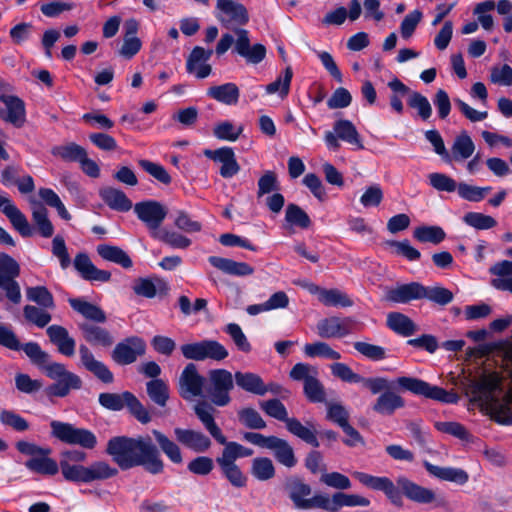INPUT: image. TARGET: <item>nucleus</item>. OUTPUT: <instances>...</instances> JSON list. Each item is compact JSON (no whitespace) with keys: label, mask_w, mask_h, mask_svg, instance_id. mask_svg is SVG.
<instances>
[{"label":"nucleus","mask_w":512,"mask_h":512,"mask_svg":"<svg viewBox=\"0 0 512 512\" xmlns=\"http://www.w3.org/2000/svg\"><path fill=\"white\" fill-rule=\"evenodd\" d=\"M32 220L39 234L44 238H50L54 234V226L48 218V211L42 203L32 205Z\"/></svg>","instance_id":"45"},{"label":"nucleus","mask_w":512,"mask_h":512,"mask_svg":"<svg viewBox=\"0 0 512 512\" xmlns=\"http://www.w3.org/2000/svg\"><path fill=\"white\" fill-rule=\"evenodd\" d=\"M475 145L466 131L460 133L454 140L451 148L452 157L456 161H463L472 156Z\"/></svg>","instance_id":"47"},{"label":"nucleus","mask_w":512,"mask_h":512,"mask_svg":"<svg viewBox=\"0 0 512 512\" xmlns=\"http://www.w3.org/2000/svg\"><path fill=\"white\" fill-rule=\"evenodd\" d=\"M79 357L81 365L97 379L106 384H110L114 381V375L108 366L97 360L87 345H79Z\"/></svg>","instance_id":"23"},{"label":"nucleus","mask_w":512,"mask_h":512,"mask_svg":"<svg viewBox=\"0 0 512 512\" xmlns=\"http://www.w3.org/2000/svg\"><path fill=\"white\" fill-rule=\"evenodd\" d=\"M334 131L339 139L355 145L357 149H364L360 135L351 121L344 119L336 121L334 123Z\"/></svg>","instance_id":"46"},{"label":"nucleus","mask_w":512,"mask_h":512,"mask_svg":"<svg viewBox=\"0 0 512 512\" xmlns=\"http://www.w3.org/2000/svg\"><path fill=\"white\" fill-rule=\"evenodd\" d=\"M20 275V265L6 253H0V289L13 304L21 302V289L16 278Z\"/></svg>","instance_id":"9"},{"label":"nucleus","mask_w":512,"mask_h":512,"mask_svg":"<svg viewBox=\"0 0 512 512\" xmlns=\"http://www.w3.org/2000/svg\"><path fill=\"white\" fill-rule=\"evenodd\" d=\"M21 167L18 165H7L2 169L0 182L5 187L17 186L21 194H29L35 190L34 180L30 175L20 176Z\"/></svg>","instance_id":"27"},{"label":"nucleus","mask_w":512,"mask_h":512,"mask_svg":"<svg viewBox=\"0 0 512 512\" xmlns=\"http://www.w3.org/2000/svg\"><path fill=\"white\" fill-rule=\"evenodd\" d=\"M145 351V341L140 337L132 336L116 344L111 353V358L118 365H129L134 363L138 357L144 355Z\"/></svg>","instance_id":"16"},{"label":"nucleus","mask_w":512,"mask_h":512,"mask_svg":"<svg viewBox=\"0 0 512 512\" xmlns=\"http://www.w3.org/2000/svg\"><path fill=\"white\" fill-rule=\"evenodd\" d=\"M387 326L395 333L404 337L411 336L417 330L415 323L405 314L391 312L387 315Z\"/></svg>","instance_id":"44"},{"label":"nucleus","mask_w":512,"mask_h":512,"mask_svg":"<svg viewBox=\"0 0 512 512\" xmlns=\"http://www.w3.org/2000/svg\"><path fill=\"white\" fill-rule=\"evenodd\" d=\"M293 381L302 382L303 386L319 377V370L316 366L308 363H296L289 372Z\"/></svg>","instance_id":"53"},{"label":"nucleus","mask_w":512,"mask_h":512,"mask_svg":"<svg viewBox=\"0 0 512 512\" xmlns=\"http://www.w3.org/2000/svg\"><path fill=\"white\" fill-rule=\"evenodd\" d=\"M352 476L367 488L383 492L398 507L403 506V495L418 504H430L436 499L433 490L423 487L406 477H398L395 484L388 477L373 476L359 471L353 472Z\"/></svg>","instance_id":"1"},{"label":"nucleus","mask_w":512,"mask_h":512,"mask_svg":"<svg viewBox=\"0 0 512 512\" xmlns=\"http://www.w3.org/2000/svg\"><path fill=\"white\" fill-rule=\"evenodd\" d=\"M180 349L186 359L195 361H203L206 359L221 361L229 355L227 349L215 340H203L200 342L184 344Z\"/></svg>","instance_id":"11"},{"label":"nucleus","mask_w":512,"mask_h":512,"mask_svg":"<svg viewBox=\"0 0 512 512\" xmlns=\"http://www.w3.org/2000/svg\"><path fill=\"white\" fill-rule=\"evenodd\" d=\"M98 401L103 408L111 411H120L126 407L142 424H147L151 421L149 411L143 406L139 399L129 391L122 393H101L99 394Z\"/></svg>","instance_id":"5"},{"label":"nucleus","mask_w":512,"mask_h":512,"mask_svg":"<svg viewBox=\"0 0 512 512\" xmlns=\"http://www.w3.org/2000/svg\"><path fill=\"white\" fill-rule=\"evenodd\" d=\"M73 265L82 279L86 281L104 283L111 279V273L98 269L86 253H78L74 258Z\"/></svg>","instance_id":"28"},{"label":"nucleus","mask_w":512,"mask_h":512,"mask_svg":"<svg viewBox=\"0 0 512 512\" xmlns=\"http://www.w3.org/2000/svg\"><path fill=\"white\" fill-rule=\"evenodd\" d=\"M51 152L54 156L60 157L64 161L80 162L85 156L86 150L72 142L66 145L55 146Z\"/></svg>","instance_id":"55"},{"label":"nucleus","mask_w":512,"mask_h":512,"mask_svg":"<svg viewBox=\"0 0 512 512\" xmlns=\"http://www.w3.org/2000/svg\"><path fill=\"white\" fill-rule=\"evenodd\" d=\"M50 342L57 347L60 354L72 357L75 354L76 342L68 330L61 325H51L46 329Z\"/></svg>","instance_id":"30"},{"label":"nucleus","mask_w":512,"mask_h":512,"mask_svg":"<svg viewBox=\"0 0 512 512\" xmlns=\"http://www.w3.org/2000/svg\"><path fill=\"white\" fill-rule=\"evenodd\" d=\"M234 381L240 389L248 393L259 396L265 395L264 381L256 373L237 371L234 374Z\"/></svg>","instance_id":"40"},{"label":"nucleus","mask_w":512,"mask_h":512,"mask_svg":"<svg viewBox=\"0 0 512 512\" xmlns=\"http://www.w3.org/2000/svg\"><path fill=\"white\" fill-rule=\"evenodd\" d=\"M252 453L253 450H223L222 455L216 458L222 475L233 487L243 488L247 485V477L236 464V460L250 456Z\"/></svg>","instance_id":"10"},{"label":"nucleus","mask_w":512,"mask_h":512,"mask_svg":"<svg viewBox=\"0 0 512 512\" xmlns=\"http://www.w3.org/2000/svg\"><path fill=\"white\" fill-rule=\"evenodd\" d=\"M207 96L225 105H235L238 103L240 91L235 83L229 82L211 86L207 90Z\"/></svg>","instance_id":"39"},{"label":"nucleus","mask_w":512,"mask_h":512,"mask_svg":"<svg viewBox=\"0 0 512 512\" xmlns=\"http://www.w3.org/2000/svg\"><path fill=\"white\" fill-rule=\"evenodd\" d=\"M261 409L270 417L285 424L291 419L284 404L279 399H269L260 403Z\"/></svg>","instance_id":"63"},{"label":"nucleus","mask_w":512,"mask_h":512,"mask_svg":"<svg viewBox=\"0 0 512 512\" xmlns=\"http://www.w3.org/2000/svg\"><path fill=\"white\" fill-rule=\"evenodd\" d=\"M134 213L151 233L159 232L158 228L167 216V208L156 200H145L134 205Z\"/></svg>","instance_id":"15"},{"label":"nucleus","mask_w":512,"mask_h":512,"mask_svg":"<svg viewBox=\"0 0 512 512\" xmlns=\"http://www.w3.org/2000/svg\"><path fill=\"white\" fill-rule=\"evenodd\" d=\"M423 464L430 475L440 480L453 482L458 485H464L469 480L468 473L461 468L440 467L428 461H424Z\"/></svg>","instance_id":"36"},{"label":"nucleus","mask_w":512,"mask_h":512,"mask_svg":"<svg viewBox=\"0 0 512 512\" xmlns=\"http://www.w3.org/2000/svg\"><path fill=\"white\" fill-rule=\"evenodd\" d=\"M370 504V500L364 496L336 492L331 497L324 494L322 510L327 512H338L343 507H368Z\"/></svg>","instance_id":"24"},{"label":"nucleus","mask_w":512,"mask_h":512,"mask_svg":"<svg viewBox=\"0 0 512 512\" xmlns=\"http://www.w3.org/2000/svg\"><path fill=\"white\" fill-rule=\"evenodd\" d=\"M357 325L352 317H328L317 323L318 335L322 338H342L351 334Z\"/></svg>","instance_id":"18"},{"label":"nucleus","mask_w":512,"mask_h":512,"mask_svg":"<svg viewBox=\"0 0 512 512\" xmlns=\"http://www.w3.org/2000/svg\"><path fill=\"white\" fill-rule=\"evenodd\" d=\"M320 302L325 306L351 307L353 301L338 289H325L321 292Z\"/></svg>","instance_id":"64"},{"label":"nucleus","mask_w":512,"mask_h":512,"mask_svg":"<svg viewBox=\"0 0 512 512\" xmlns=\"http://www.w3.org/2000/svg\"><path fill=\"white\" fill-rule=\"evenodd\" d=\"M32 454L31 458L26 461L25 466L32 472L42 475H56L60 468L56 460L48 456L51 450H21Z\"/></svg>","instance_id":"25"},{"label":"nucleus","mask_w":512,"mask_h":512,"mask_svg":"<svg viewBox=\"0 0 512 512\" xmlns=\"http://www.w3.org/2000/svg\"><path fill=\"white\" fill-rule=\"evenodd\" d=\"M40 368L43 369L47 377L55 380L47 388V393L50 396L65 397L71 390H78L82 386V380L77 374L68 371L64 364L51 361V357Z\"/></svg>","instance_id":"4"},{"label":"nucleus","mask_w":512,"mask_h":512,"mask_svg":"<svg viewBox=\"0 0 512 512\" xmlns=\"http://www.w3.org/2000/svg\"><path fill=\"white\" fill-rule=\"evenodd\" d=\"M243 132V126H235L230 121H223L215 125L213 135L219 140L236 141Z\"/></svg>","instance_id":"61"},{"label":"nucleus","mask_w":512,"mask_h":512,"mask_svg":"<svg viewBox=\"0 0 512 512\" xmlns=\"http://www.w3.org/2000/svg\"><path fill=\"white\" fill-rule=\"evenodd\" d=\"M134 293L145 298H154L158 293L166 294L169 287L165 280L155 278L140 277L134 281L132 286Z\"/></svg>","instance_id":"35"},{"label":"nucleus","mask_w":512,"mask_h":512,"mask_svg":"<svg viewBox=\"0 0 512 512\" xmlns=\"http://www.w3.org/2000/svg\"><path fill=\"white\" fill-rule=\"evenodd\" d=\"M0 211L8 218L12 227L22 237H31L34 234V229L24 213L9 197L0 195Z\"/></svg>","instance_id":"20"},{"label":"nucleus","mask_w":512,"mask_h":512,"mask_svg":"<svg viewBox=\"0 0 512 512\" xmlns=\"http://www.w3.org/2000/svg\"><path fill=\"white\" fill-rule=\"evenodd\" d=\"M405 406L404 399L392 391L383 392L373 405V410L381 415H392Z\"/></svg>","instance_id":"41"},{"label":"nucleus","mask_w":512,"mask_h":512,"mask_svg":"<svg viewBox=\"0 0 512 512\" xmlns=\"http://www.w3.org/2000/svg\"><path fill=\"white\" fill-rule=\"evenodd\" d=\"M388 87L392 90L393 94L390 96V105L398 114L403 113L404 106L402 97L410 94V89L398 78H394L388 82Z\"/></svg>","instance_id":"60"},{"label":"nucleus","mask_w":512,"mask_h":512,"mask_svg":"<svg viewBox=\"0 0 512 512\" xmlns=\"http://www.w3.org/2000/svg\"><path fill=\"white\" fill-rule=\"evenodd\" d=\"M424 291L425 286L419 282L400 284L387 291L386 299L394 303H408L412 300L423 299Z\"/></svg>","instance_id":"31"},{"label":"nucleus","mask_w":512,"mask_h":512,"mask_svg":"<svg viewBox=\"0 0 512 512\" xmlns=\"http://www.w3.org/2000/svg\"><path fill=\"white\" fill-rule=\"evenodd\" d=\"M217 9L220 11L218 20L227 29L234 26H244L249 21V14L246 7L234 0H217Z\"/></svg>","instance_id":"17"},{"label":"nucleus","mask_w":512,"mask_h":512,"mask_svg":"<svg viewBox=\"0 0 512 512\" xmlns=\"http://www.w3.org/2000/svg\"><path fill=\"white\" fill-rule=\"evenodd\" d=\"M285 221L291 226H297L307 229L311 225V219L308 214L296 204H288L285 212Z\"/></svg>","instance_id":"58"},{"label":"nucleus","mask_w":512,"mask_h":512,"mask_svg":"<svg viewBox=\"0 0 512 512\" xmlns=\"http://www.w3.org/2000/svg\"><path fill=\"white\" fill-rule=\"evenodd\" d=\"M122 470L143 466L151 474L163 471L159 450H107Z\"/></svg>","instance_id":"3"},{"label":"nucleus","mask_w":512,"mask_h":512,"mask_svg":"<svg viewBox=\"0 0 512 512\" xmlns=\"http://www.w3.org/2000/svg\"><path fill=\"white\" fill-rule=\"evenodd\" d=\"M71 308L82 315L85 319L95 323H105L107 320L105 312L97 305L90 303L83 298H69Z\"/></svg>","instance_id":"37"},{"label":"nucleus","mask_w":512,"mask_h":512,"mask_svg":"<svg viewBox=\"0 0 512 512\" xmlns=\"http://www.w3.org/2000/svg\"><path fill=\"white\" fill-rule=\"evenodd\" d=\"M251 474L257 480L267 481L275 476V468L269 458L257 457L252 461Z\"/></svg>","instance_id":"57"},{"label":"nucleus","mask_w":512,"mask_h":512,"mask_svg":"<svg viewBox=\"0 0 512 512\" xmlns=\"http://www.w3.org/2000/svg\"><path fill=\"white\" fill-rule=\"evenodd\" d=\"M213 54L212 50H205L203 47L196 46L190 52L187 62L186 70L190 74H194L198 79L208 77L212 72V67L207 61Z\"/></svg>","instance_id":"26"},{"label":"nucleus","mask_w":512,"mask_h":512,"mask_svg":"<svg viewBox=\"0 0 512 512\" xmlns=\"http://www.w3.org/2000/svg\"><path fill=\"white\" fill-rule=\"evenodd\" d=\"M46 308L34 305H26L23 308L24 318L39 328L46 327L51 319V314L45 310Z\"/></svg>","instance_id":"56"},{"label":"nucleus","mask_w":512,"mask_h":512,"mask_svg":"<svg viewBox=\"0 0 512 512\" xmlns=\"http://www.w3.org/2000/svg\"><path fill=\"white\" fill-rule=\"evenodd\" d=\"M475 401L485 407L491 417L500 424H512V393L507 392L501 398V378L497 373L483 375L469 385Z\"/></svg>","instance_id":"2"},{"label":"nucleus","mask_w":512,"mask_h":512,"mask_svg":"<svg viewBox=\"0 0 512 512\" xmlns=\"http://www.w3.org/2000/svg\"><path fill=\"white\" fill-rule=\"evenodd\" d=\"M286 429L294 436L300 438L306 444L312 447H318L320 445L317 440V426L312 421H306L305 424L301 423L297 418L292 417L286 423Z\"/></svg>","instance_id":"33"},{"label":"nucleus","mask_w":512,"mask_h":512,"mask_svg":"<svg viewBox=\"0 0 512 512\" xmlns=\"http://www.w3.org/2000/svg\"><path fill=\"white\" fill-rule=\"evenodd\" d=\"M243 439L259 448H290L285 440L275 436L265 437L257 432H246L243 434Z\"/></svg>","instance_id":"50"},{"label":"nucleus","mask_w":512,"mask_h":512,"mask_svg":"<svg viewBox=\"0 0 512 512\" xmlns=\"http://www.w3.org/2000/svg\"><path fill=\"white\" fill-rule=\"evenodd\" d=\"M393 386L401 391H408L418 396L437 400L443 403H457L459 397L452 391H447L441 387L430 385L428 382L408 376L398 377Z\"/></svg>","instance_id":"6"},{"label":"nucleus","mask_w":512,"mask_h":512,"mask_svg":"<svg viewBox=\"0 0 512 512\" xmlns=\"http://www.w3.org/2000/svg\"><path fill=\"white\" fill-rule=\"evenodd\" d=\"M152 237L176 249H186L191 245V240L186 236L165 229L159 232H152Z\"/></svg>","instance_id":"59"},{"label":"nucleus","mask_w":512,"mask_h":512,"mask_svg":"<svg viewBox=\"0 0 512 512\" xmlns=\"http://www.w3.org/2000/svg\"><path fill=\"white\" fill-rule=\"evenodd\" d=\"M205 384L206 379L199 374L197 366L194 363H188L179 377V395L189 401L196 397L203 396Z\"/></svg>","instance_id":"13"},{"label":"nucleus","mask_w":512,"mask_h":512,"mask_svg":"<svg viewBox=\"0 0 512 512\" xmlns=\"http://www.w3.org/2000/svg\"><path fill=\"white\" fill-rule=\"evenodd\" d=\"M118 470L109 466L106 462L97 461L87 466L86 483L102 481L117 475Z\"/></svg>","instance_id":"52"},{"label":"nucleus","mask_w":512,"mask_h":512,"mask_svg":"<svg viewBox=\"0 0 512 512\" xmlns=\"http://www.w3.org/2000/svg\"><path fill=\"white\" fill-rule=\"evenodd\" d=\"M97 253L102 259L116 263L125 269H129L133 265L130 256L118 246L101 244L97 246Z\"/></svg>","instance_id":"42"},{"label":"nucleus","mask_w":512,"mask_h":512,"mask_svg":"<svg viewBox=\"0 0 512 512\" xmlns=\"http://www.w3.org/2000/svg\"><path fill=\"white\" fill-rule=\"evenodd\" d=\"M107 448H155L150 436H139L129 438L126 436H116L109 440Z\"/></svg>","instance_id":"49"},{"label":"nucleus","mask_w":512,"mask_h":512,"mask_svg":"<svg viewBox=\"0 0 512 512\" xmlns=\"http://www.w3.org/2000/svg\"><path fill=\"white\" fill-rule=\"evenodd\" d=\"M146 392L150 400L159 407H165L169 399V387L162 379H152L146 383Z\"/></svg>","instance_id":"48"},{"label":"nucleus","mask_w":512,"mask_h":512,"mask_svg":"<svg viewBox=\"0 0 512 512\" xmlns=\"http://www.w3.org/2000/svg\"><path fill=\"white\" fill-rule=\"evenodd\" d=\"M413 236L419 242L437 245L445 239L446 234L439 226L424 225L417 227L413 232Z\"/></svg>","instance_id":"51"},{"label":"nucleus","mask_w":512,"mask_h":512,"mask_svg":"<svg viewBox=\"0 0 512 512\" xmlns=\"http://www.w3.org/2000/svg\"><path fill=\"white\" fill-rule=\"evenodd\" d=\"M304 352L308 357H323L331 360H339L341 358V354L325 342L306 344Z\"/></svg>","instance_id":"62"},{"label":"nucleus","mask_w":512,"mask_h":512,"mask_svg":"<svg viewBox=\"0 0 512 512\" xmlns=\"http://www.w3.org/2000/svg\"><path fill=\"white\" fill-rule=\"evenodd\" d=\"M287 489L289 498L297 509L310 510L323 508L324 494H315L309 497L312 492L311 487L300 479L291 480L287 485Z\"/></svg>","instance_id":"14"},{"label":"nucleus","mask_w":512,"mask_h":512,"mask_svg":"<svg viewBox=\"0 0 512 512\" xmlns=\"http://www.w3.org/2000/svg\"><path fill=\"white\" fill-rule=\"evenodd\" d=\"M174 433L176 440L188 448H209L211 445L210 439L198 431L176 428Z\"/></svg>","instance_id":"43"},{"label":"nucleus","mask_w":512,"mask_h":512,"mask_svg":"<svg viewBox=\"0 0 512 512\" xmlns=\"http://www.w3.org/2000/svg\"><path fill=\"white\" fill-rule=\"evenodd\" d=\"M78 328L85 341L93 346L109 347L114 342L110 332L103 327L83 322L78 324Z\"/></svg>","instance_id":"34"},{"label":"nucleus","mask_w":512,"mask_h":512,"mask_svg":"<svg viewBox=\"0 0 512 512\" xmlns=\"http://www.w3.org/2000/svg\"><path fill=\"white\" fill-rule=\"evenodd\" d=\"M0 101L5 104L7 113L0 108V118L20 128L26 121V110L23 100L12 95H0Z\"/></svg>","instance_id":"29"},{"label":"nucleus","mask_w":512,"mask_h":512,"mask_svg":"<svg viewBox=\"0 0 512 512\" xmlns=\"http://www.w3.org/2000/svg\"><path fill=\"white\" fill-rule=\"evenodd\" d=\"M50 427L52 436L65 444L79 445L82 448H94L97 444L95 434L88 429L57 420H53Z\"/></svg>","instance_id":"8"},{"label":"nucleus","mask_w":512,"mask_h":512,"mask_svg":"<svg viewBox=\"0 0 512 512\" xmlns=\"http://www.w3.org/2000/svg\"><path fill=\"white\" fill-rule=\"evenodd\" d=\"M237 36L234 51L243 57L247 63L258 64L266 57V48L263 44H250L249 32L246 29H234Z\"/></svg>","instance_id":"19"},{"label":"nucleus","mask_w":512,"mask_h":512,"mask_svg":"<svg viewBox=\"0 0 512 512\" xmlns=\"http://www.w3.org/2000/svg\"><path fill=\"white\" fill-rule=\"evenodd\" d=\"M205 392L209 400L218 407L231 402L230 392L234 388V376L226 369H213L208 373Z\"/></svg>","instance_id":"7"},{"label":"nucleus","mask_w":512,"mask_h":512,"mask_svg":"<svg viewBox=\"0 0 512 512\" xmlns=\"http://www.w3.org/2000/svg\"><path fill=\"white\" fill-rule=\"evenodd\" d=\"M208 262L224 274L236 277L250 276L255 271V269L246 262H238L233 259L219 256H210L208 258Z\"/></svg>","instance_id":"32"},{"label":"nucleus","mask_w":512,"mask_h":512,"mask_svg":"<svg viewBox=\"0 0 512 512\" xmlns=\"http://www.w3.org/2000/svg\"><path fill=\"white\" fill-rule=\"evenodd\" d=\"M203 154L221 164L219 173L223 178H232L240 171V165L231 147H221L215 150L205 149Z\"/></svg>","instance_id":"22"},{"label":"nucleus","mask_w":512,"mask_h":512,"mask_svg":"<svg viewBox=\"0 0 512 512\" xmlns=\"http://www.w3.org/2000/svg\"><path fill=\"white\" fill-rule=\"evenodd\" d=\"M26 297L29 301L38 306L53 309L55 307L54 297L45 286H34L26 289Z\"/></svg>","instance_id":"54"},{"label":"nucleus","mask_w":512,"mask_h":512,"mask_svg":"<svg viewBox=\"0 0 512 512\" xmlns=\"http://www.w3.org/2000/svg\"><path fill=\"white\" fill-rule=\"evenodd\" d=\"M194 411L210 435L218 442L219 445H224L226 448H243L236 442H226V438L221 432V429L214 421L213 411L214 408L205 401L198 402L194 406Z\"/></svg>","instance_id":"21"},{"label":"nucleus","mask_w":512,"mask_h":512,"mask_svg":"<svg viewBox=\"0 0 512 512\" xmlns=\"http://www.w3.org/2000/svg\"><path fill=\"white\" fill-rule=\"evenodd\" d=\"M86 459L83 450H63L60 455V469L65 480L76 483H86L87 467L81 465Z\"/></svg>","instance_id":"12"},{"label":"nucleus","mask_w":512,"mask_h":512,"mask_svg":"<svg viewBox=\"0 0 512 512\" xmlns=\"http://www.w3.org/2000/svg\"><path fill=\"white\" fill-rule=\"evenodd\" d=\"M99 195L109 208L116 211L127 212L133 206L132 201L120 189L104 187L100 189Z\"/></svg>","instance_id":"38"}]
</instances>
